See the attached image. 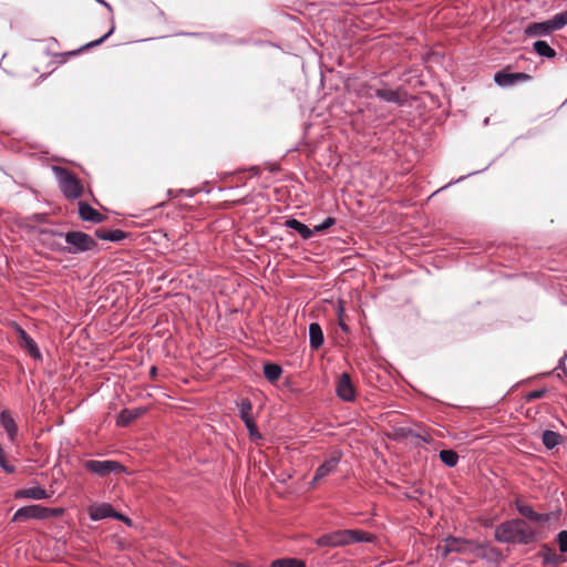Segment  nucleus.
I'll list each match as a JSON object with an SVG mask.
<instances>
[{
	"mask_svg": "<svg viewBox=\"0 0 567 567\" xmlns=\"http://www.w3.org/2000/svg\"><path fill=\"white\" fill-rule=\"evenodd\" d=\"M14 497L18 499H21V498L44 499V498L49 497V494L41 486H33V487L18 489L14 493Z\"/></svg>",
	"mask_w": 567,
	"mask_h": 567,
	"instance_id": "16",
	"label": "nucleus"
},
{
	"mask_svg": "<svg viewBox=\"0 0 567 567\" xmlns=\"http://www.w3.org/2000/svg\"><path fill=\"white\" fill-rule=\"evenodd\" d=\"M553 32L549 20L543 22H533L525 29L527 37H545Z\"/></svg>",
	"mask_w": 567,
	"mask_h": 567,
	"instance_id": "17",
	"label": "nucleus"
},
{
	"mask_svg": "<svg viewBox=\"0 0 567 567\" xmlns=\"http://www.w3.org/2000/svg\"><path fill=\"white\" fill-rule=\"evenodd\" d=\"M95 237L102 240L121 241L126 238V233L121 229L107 230L99 228L95 230Z\"/></svg>",
	"mask_w": 567,
	"mask_h": 567,
	"instance_id": "20",
	"label": "nucleus"
},
{
	"mask_svg": "<svg viewBox=\"0 0 567 567\" xmlns=\"http://www.w3.org/2000/svg\"><path fill=\"white\" fill-rule=\"evenodd\" d=\"M341 460V453L338 451H334L328 460H326L316 471L312 484L316 482L321 481L326 476L333 473Z\"/></svg>",
	"mask_w": 567,
	"mask_h": 567,
	"instance_id": "9",
	"label": "nucleus"
},
{
	"mask_svg": "<svg viewBox=\"0 0 567 567\" xmlns=\"http://www.w3.org/2000/svg\"><path fill=\"white\" fill-rule=\"evenodd\" d=\"M141 410L134 409H124L121 411V413L117 416V425L125 426L133 420L137 419L141 415Z\"/></svg>",
	"mask_w": 567,
	"mask_h": 567,
	"instance_id": "23",
	"label": "nucleus"
},
{
	"mask_svg": "<svg viewBox=\"0 0 567 567\" xmlns=\"http://www.w3.org/2000/svg\"><path fill=\"white\" fill-rule=\"evenodd\" d=\"M84 467L86 471L96 474L97 476L105 477L111 473H123L126 471L125 466L120 462L105 460H90L84 463Z\"/></svg>",
	"mask_w": 567,
	"mask_h": 567,
	"instance_id": "5",
	"label": "nucleus"
},
{
	"mask_svg": "<svg viewBox=\"0 0 567 567\" xmlns=\"http://www.w3.org/2000/svg\"><path fill=\"white\" fill-rule=\"evenodd\" d=\"M285 225L287 228L296 230L303 239H309L315 234L313 229L295 218L287 219Z\"/></svg>",
	"mask_w": 567,
	"mask_h": 567,
	"instance_id": "21",
	"label": "nucleus"
},
{
	"mask_svg": "<svg viewBox=\"0 0 567 567\" xmlns=\"http://www.w3.org/2000/svg\"><path fill=\"white\" fill-rule=\"evenodd\" d=\"M115 519L124 522L126 525H132L131 518L124 516L123 514H120L116 512V515L114 516Z\"/></svg>",
	"mask_w": 567,
	"mask_h": 567,
	"instance_id": "40",
	"label": "nucleus"
},
{
	"mask_svg": "<svg viewBox=\"0 0 567 567\" xmlns=\"http://www.w3.org/2000/svg\"><path fill=\"white\" fill-rule=\"evenodd\" d=\"M50 509L41 505H29L19 508L14 515L13 522H23L31 518L42 519L49 516Z\"/></svg>",
	"mask_w": 567,
	"mask_h": 567,
	"instance_id": "6",
	"label": "nucleus"
},
{
	"mask_svg": "<svg viewBox=\"0 0 567 567\" xmlns=\"http://www.w3.org/2000/svg\"><path fill=\"white\" fill-rule=\"evenodd\" d=\"M375 96L384 102L394 103L400 106L403 105L406 101L405 94H402L398 90H391L386 87H379L375 90Z\"/></svg>",
	"mask_w": 567,
	"mask_h": 567,
	"instance_id": "12",
	"label": "nucleus"
},
{
	"mask_svg": "<svg viewBox=\"0 0 567 567\" xmlns=\"http://www.w3.org/2000/svg\"><path fill=\"white\" fill-rule=\"evenodd\" d=\"M0 424L7 432L9 440L14 442L18 435V427L9 411L3 410L0 412Z\"/></svg>",
	"mask_w": 567,
	"mask_h": 567,
	"instance_id": "15",
	"label": "nucleus"
},
{
	"mask_svg": "<svg viewBox=\"0 0 567 567\" xmlns=\"http://www.w3.org/2000/svg\"><path fill=\"white\" fill-rule=\"evenodd\" d=\"M89 514H90V518L92 520H101V519H104L107 517L114 518V516L116 515V512L114 511L112 505H110L107 503H103V504L91 506Z\"/></svg>",
	"mask_w": 567,
	"mask_h": 567,
	"instance_id": "14",
	"label": "nucleus"
},
{
	"mask_svg": "<svg viewBox=\"0 0 567 567\" xmlns=\"http://www.w3.org/2000/svg\"><path fill=\"white\" fill-rule=\"evenodd\" d=\"M96 1H97L99 3L104 4L107 9H111V6H110L107 2H105L104 0H96Z\"/></svg>",
	"mask_w": 567,
	"mask_h": 567,
	"instance_id": "43",
	"label": "nucleus"
},
{
	"mask_svg": "<svg viewBox=\"0 0 567 567\" xmlns=\"http://www.w3.org/2000/svg\"><path fill=\"white\" fill-rule=\"evenodd\" d=\"M543 558L545 564H559L564 561V559L551 548L544 546L543 548Z\"/></svg>",
	"mask_w": 567,
	"mask_h": 567,
	"instance_id": "30",
	"label": "nucleus"
},
{
	"mask_svg": "<svg viewBox=\"0 0 567 567\" xmlns=\"http://www.w3.org/2000/svg\"><path fill=\"white\" fill-rule=\"evenodd\" d=\"M342 312H343V308H342V307H340V308H339V317H340L339 326H340V328H341L344 332H348V331H349V328H348V326H347V324L342 321V319H341Z\"/></svg>",
	"mask_w": 567,
	"mask_h": 567,
	"instance_id": "41",
	"label": "nucleus"
},
{
	"mask_svg": "<svg viewBox=\"0 0 567 567\" xmlns=\"http://www.w3.org/2000/svg\"><path fill=\"white\" fill-rule=\"evenodd\" d=\"M270 567H305V563L296 558H281L274 560Z\"/></svg>",
	"mask_w": 567,
	"mask_h": 567,
	"instance_id": "28",
	"label": "nucleus"
},
{
	"mask_svg": "<svg viewBox=\"0 0 567 567\" xmlns=\"http://www.w3.org/2000/svg\"><path fill=\"white\" fill-rule=\"evenodd\" d=\"M20 346L34 359H40L41 353L35 341L22 329L19 330Z\"/></svg>",
	"mask_w": 567,
	"mask_h": 567,
	"instance_id": "18",
	"label": "nucleus"
},
{
	"mask_svg": "<svg viewBox=\"0 0 567 567\" xmlns=\"http://www.w3.org/2000/svg\"><path fill=\"white\" fill-rule=\"evenodd\" d=\"M379 87H374L373 85H370V84H362L358 91L359 95L362 96V97H365V99H372L375 96V90H378Z\"/></svg>",
	"mask_w": 567,
	"mask_h": 567,
	"instance_id": "31",
	"label": "nucleus"
},
{
	"mask_svg": "<svg viewBox=\"0 0 567 567\" xmlns=\"http://www.w3.org/2000/svg\"><path fill=\"white\" fill-rule=\"evenodd\" d=\"M494 537L502 544L528 545L536 540V529L526 520L514 518L497 525Z\"/></svg>",
	"mask_w": 567,
	"mask_h": 567,
	"instance_id": "1",
	"label": "nucleus"
},
{
	"mask_svg": "<svg viewBox=\"0 0 567 567\" xmlns=\"http://www.w3.org/2000/svg\"><path fill=\"white\" fill-rule=\"evenodd\" d=\"M460 542H461L460 539L454 538V537L446 538V540H445L446 544H445V548L443 551L444 556H446L451 551L458 550L460 548L457 545L460 544Z\"/></svg>",
	"mask_w": 567,
	"mask_h": 567,
	"instance_id": "34",
	"label": "nucleus"
},
{
	"mask_svg": "<svg viewBox=\"0 0 567 567\" xmlns=\"http://www.w3.org/2000/svg\"><path fill=\"white\" fill-rule=\"evenodd\" d=\"M240 419L245 422V420H252V404L249 399H241L238 403Z\"/></svg>",
	"mask_w": 567,
	"mask_h": 567,
	"instance_id": "27",
	"label": "nucleus"
},
{
	"mask_svg": "<svg viewBox=\"0 0 567 567\" xmlns=\"http://www.w3.org/2000/svg\"><path fill=\"white\" fill-rule=\"evenodd\" d=\"M532 76L524 72L509 73L506 71H498L494 74V81L498 86L507 87L514 86L520 82H527Z\"/></svg>",
	"mask_w": 567,
	"mask_h": 567,
	"instance_id": "7",
	"label": "nucleus"
},
{
	"mask_svg": "<svg viewBox=\"0 0 567 567\" xmlns=\"http://www.w3.org/2000/svg\"><path fill=\"white\" fill-rule=\"evenodd\" d=\"M151 375L154 378L156 375L157 369L155 367L151 368Z\"/></svg>",
	"mask_w": 567,
	"mask_h": 567,
	"instance_id": "42",
	"label": "nucleus"
},
{
	"mask_svg": "<svg viewBox=\"0 0 567 567\" xmlns=\"http://www.w3.org/2000/svg\"><path fill=\"white\" fill-rule=\"evenodd\" d=\"M372 540L373 536L363 530L338 529L318 537L316 544L319 547H341L354 543H370Z\"/></svg>",
	"mask_w": 567,
	"mask_h": 567,
	"instance_id": "2",
	"label": "nucleus"
},
{
	"mask_svg": "<svg viewBox=\"0 0 567 567\" xmlns=\"http://www.w3.org/2000/svg\"><path fill=\"white\" fill-rule=\"evenodd\" d=\"M542 441L548 450H553L561 442V436L557 432L546 430L542 434Z\"/></svg>",
	"mask_w": 567,
	"mask_h": 567,
	"instance_id": "22",
	"label": "nucleus"
},
{
	"mask_svg": "<svg viewBox=\"0 0 567 567\" xmlns=\"http://www.w3.org/2000/svg\"><path fill=\"white\" fill-rule=\"evenodd\" d=\"M337 395L347 402H351L355 398V390L348 373H342L336 385Z\"/></svg>",
	"mask_w": 567,
	"mask_h": 567,
	"instance_id": "8",
	"label": "nucleus"
},
{
	"mask_svg": "<svg viewBox=\"0 0 567 567\" xmlns=\"http://www.w3.org/2000/svg\"><path fill=\"white\" fill-rule=\"evenodd\" d=\"M64 240L66 243V246L64 247V252L71 255H78L85 251H90L97 247L96 240L83 231H68L66 234H64Z\"/></svg>",
	"mask_w": 567,
	"mask_h": 567,
	"instance_id": "3",
	"label": "nucleus"
},
{
	"mask_svg": "<svg viewBox=\"0 0 567 567\" xmlns=\"http://www.w3.org/2000/svg\"><path fill=\"white\" fill-rule=\"evenodd\" d=\"M245 425L249 432V436L252 439V440H257V439H260V433L258 432V429H257V425H256V422L255 420H245Z\"/></svg>",
	"mask_w": 567,
	"mask_h": 567,
	"instance_id": "33",
	"label": "nucleus"
},
{
	"mask_svg": "<svg viewBox=\"0 0 567 567\" xmlns=\"http://www.w3.org/2000/svg\"><path fill=\"white\" fill-rule=\"evenodd\" d=\"M533 48L534 51L540 56H545L548 59L556 56V51L553 48H550L546 41L538 40L534 42Z\"/></svg>",
	"mask_w": 567,
	"mask_h": 567,
	"instance_id": "24",
	"label": "nucleus"
},
{
	"mask_svg": "<svg viewBox=\"0 0 567 567\" xmlns=\"http://www.w3.org/2000/svg\"><path fill=\"white\" fill-rule=\"evenodd\" d=\"M440 460L449 467H453L458 462V455L453 450H442L440 452Z\"/></svg>",
	"mask_w": 567,
	"mask_h": 567,
	"instance_id": "26",
	"label": "nucleus"
},
{
	"mask_svg": "<svg viewBox=\"0 0 567 567\" xmlns=\"http://www.w3.org/2000/svg\"><path fill=\"white\" fill-rule=\"evenodd\" d=\"M549 23L553 31L563 29L565 25H567V10L555 14L551 19H549Z\"/></svg>",
	"mask_w": 567,
	"mask_h": 567,
	"instance_id": "29",
	"label": "nucleus"
},
{
	"mask_svg": "<svg viewBox=\"0 0 567 567\" xmlns=\"http://www.w3.org/2000/svg\"><path fill=\"white\" fill-rule=\"evenodd\" d=\"M323 332L319 323L312 322L309 326V343L313 350H318L323 344Z\"/></svg>",
	"mask_w": 567,
	"mask_h": 567,
	"instance_id": "19",
	"label": "nucleus"
},
{
	"mask_svg": "<svg viewBox=\"0 0 567 567\" xmlns=\"http://www.w3.org/2000/svg\"><path fill=\"white\" fill-rule=\"evenodd\" d=\"M114 31V28H112L107 33H105L103 37H101L100 39L95 40V41H91L89 43H86L85 45H83L80 51H83V50H86V49H90V48H94V47H97L100 45L101 43H103Z\"/></svg>",
	"mask_w": 567,
	"mask_h": 567,
	"instance_id": "35",
	"label": "nucleus"
},
{
	"mask_svg": "<svg viewBox=\"0 0 567 567\" xmlns=\"http://www.w3.org/2000/svg\"><path fill=\"white\" fill-rule=\"evenodd\" d=\"M336 224V218L333 217H327L321 224L317 225L313 230L315 233H321L323 230H327L331 226Z\"/></svg>",
	"mask_w": 567,
	"mask_h": 567,
	"instance_id": "36",
	"label": "nucleus"
},
{
	"mask_svg": "<svg viewBox=\"0 0 567 567\" xmlns=\"http://www.w3.org/2000/svg\"><path fill=\"white\" fill-rule=\"evenodd\" d=\"M0 467L8 474H12L16 472V467L7 462L6 452L1 445H0Z\"/></svg>",
	"mask_w": 567,
	"mask_h": 567,
	"instance_id": "32",
	"label": "nucleus"
},
{
	"mask_svg": "<svg viewBox=\"0 0 567 567\" xmlns=\"http://www.w3.org/2000/svg\"><path fill=\"white\" fill-rule=\"evenodd\" d=\"M79 215L82 220L100 224L105 220V216L85 202L79 203Z\"/></svg>",
	"mask_w": 567,
	"mask_h": 567,
	"instance_id": "13",
	"label": "nucleus"
},
{
	"mask_svg": "<svg viewBox=\"0 0 567 567\" xmlns=\"http://www.w3.org/2000/svg\"><path fill=\"white\" fill-rule=\"evenodd\" d=\"M516 511L525 518L534 523H547L549 520L548 514H539L533 509L530 505L522 499L515 501Z\"/></svg>",
	"mask_w": 567,
	"mask_h": 567,
	"instance_id": "10",
	"label": "nucleus"
},
{
	"mask_svg": "<svg viewBox=\"0 0 567 567\" xmlns=\"http://www.w3.org/2000/svg\"><path fill=\"white\" fill-rule=\"evenodd\" d=\"M55 175L59 179V185L62 194L68 199H76L81 197L83 187L80 179L70 171L61 166L53 167Z\"/></svg>",
	"mask_w": 567,
	"mask_h": 567,
	"instance_id": "4",
	"label": "nucleus"
},
{
	"mask_svg": "<svg viewBox=\"0 0 567 567\" xmlns=\"http://www.w3.org/2000/svg\"><path fill=\"white\" fill-rule=\"evenodd\" d=\"M39 234L41 236V240L44 245H47L51 250L64 252V247L61 243L55 240V237L62 238L64 234L54 230V229H40Z\"/></svg>",
	"mask_w": 567,
	"mask_h": 567,
	"instance_id": "11",
	"label": "nucleus"
},
{
	"mask_svg": "<svg viewBox=\"0 0 567 567\" xmlns=\"http://www.w3.org/2000/svg\"><path fill=\"white\" fill-rule=\"evenodd\" d=\"M546 392H547L546 389L534 390V391L528 392L526 394L525 399L527 402H532L534 400L543 398L546 394Z\"/></svg>",
	"mask_w": 567,
	"mask_h": 567,
	"instance_id": "38",
	"label": "nucleus"
},
{
	"mask_svg": "<svg viewBox=\"0 0 567 567\" xmlns=\"http://www.w3.org/2000/svg\"><path fill=\"white\" fill-rule=\"evenodd\" d=\"M282 368L276 363H266L264 365L265 378L270 382L277 381L280 378Z\"/></svg>",
	"mask_w": 567,
	"mask_h": 567,
	"instance_id": "25",
	"label": "nucleus"
},
{
	"mask_svg": "<svg viewBox=\"0 0 567 567\" xmlns=\"http://www.w3.org/2000/svg\"><path fill=\"white\" fill-rule=\"evenodd\" d=\"M48 219L47 214H33L28 218L29 221L45 223Z\"/></svg>",
	"mask_w": 567,
	"mask_h": 567,
	"instance_id": "39",
	"label": "nucleus"
},
{
	"mask_svg": "<svg viewBox=\"0 0 567 567\" xmlns=\"http://www.w3.org/2000/svg\"><path fill=\"white\" fill-rule=\"evenodd\" d=\"M557 543L561 553H567V530H561L557 535Z\"/></svg>",
	"mask_w": 567,
	"mask_h": 567,
	"instance_id": "37",
	"label": "nucleus"
}]
</instances>
